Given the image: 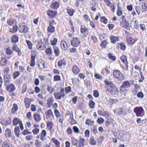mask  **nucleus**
<instances>
[{
    "label": "nucleus",
    "mask_w": 147,
    "mask_h": 147,
    "mask_svg": "<svg viewBox=\"0 0 147 147\" xmlns=\"http://www.w3.org/2000/svg\"><path fill=\"white\" fill-rule=\"evenodd\" d=\"M14 23L13 20L10 19L8 20L7 21V24L9 26L12 25Z\"/></svg>",
    "instance_id": "53"
},
{
    "label": "nucleus",
    "mask_w": 147,
    "mask_h": 147,
    "mask_svg": "<svg viewBox=\"0 0 147 147\" xmlns=\"http://www.w3.org/2000/svg\"><path fill=\"white\" fill-rule=\"evenodd\" d=\"M10 76L9 75H6L4 77V81L5 86H7L10 81Z\"/></svg>",
    "instance_id": "10"
},
{
    "label": "nucleus",
    "mask_w": 147,
    "mask_h": 147,
    "mask_svg": "<svg viewBox=\"0 0 147 147\" xmlns=\"http://www.w3.org/2000/svg\"><path fill=\"white\" fill-rule=\"evenodd\" d=\"M110 7V9L111 10L114 12L115 10V5L114 3H112Z\"/></svg>",
    "instance_id": "52"
},
{
    "label": "nucleus",
    "mask_w": 147,
    "mask_h": 147,
    "mask_svg": "<svg viewBox=\"0 0 147 147\" xmlns=\"http://www.w3.org/2000/svg\"><path fill=\"white\" fill-rule=\"evenodd\" d=\"M7 60L5 58H1L0 61V64L2 66L5 65L6 64Z\"/></svg>",
    "instance_id": "32"
},
{
    "label": "nucleus",
    "mask_w": 147,
    "mask_h": 147,
    "mask_svg": "<svg viewBox=\"0 0 147 147\" xmlns=\"http://www.w3.org/2000/svg\"><path fill=\"white\" fill-rule=\"evenodd\" d=\"M54 81H59L61 80L60 77L59 75H55L54 77Z\"/></svg>",
    "instance_id": "55"
},
{
    "label": "nucleus",
    "mask_w": 147,
    "mask_h": 147,
    "mask_svg": "<svg viewBox=\"0 0 147 147\" xmlns=\"http://www.w3.org/2000/svg\"><path fill=\"white\" fill-rule=\"evenodd\" d=\"M54 114L57 117H60V114L58 111L57 109H55L54 111Z\"/></svg>",
    "instance_id": "48"
},
{
    "label": "nucleus",
    "mask_w": 147,
    "mask_h": 147,
    "mask_svg": "<svg viewBox=\"0 0 147 147\" xmlns=\"http://www.w3.org/2000/svg\"><path fill=\"white\" fill-rule=\"evenodd\" d=\"M116 46L118 48H119L122 50H125L126 48V47L125 44L123 42L119 44L118 43V44L116 45Z\"/></svg>",
    "instance_id": "23"
},
{
    "label": "nucleus",
    "mask_w": 147,
    "mask_h": 147,
    "mask_svg": "<svg viewBox=\"0 0 147 147\" xmlns=\"http://www.w3.org/2000/svg\"><path fill=\"white\" fill-rule=\"evenodd\" d=\"M36 48L39 50H43L46 49V46L41 40L36 45Z\"/></svg>",
    "instance_id": "7"
},
{
    "label": "nucleus",
    "mask_w": 147,
    "mask_h": 147,
    "mask_svg": "<svg viewBox=\"0 0 147 147\" xmlns=\"http://www.w3.org/2000/svg\"><path fill=\"white\" fill-rule=\"evenodd\" d=\"M120 59L123 62L125 63V65L126 67V69L127 70L128 68V65L126 56L124 55L121 56L120 57Z\"/></svg>",
    "instance_id": "14"
},
{
    "label": "nucleus",
    "mask_w": 147,
    "mask_h": 147,
    "mask_svg": "<svg viewBox=\"0 0 147 147\" xmlns=\"http://www.w3.org/2000/svg\"><path fill=\"white\" fill-rule=\"evenodd\" d=\"M19 31L21 33L23 32L24 33H26L28 30V28L25 26L20 24L19 25Z\"/></svg>",
    "instance_id": "8"
},
{
    "label": "nucleus",
    "mask_w": 147,
    "mask_h": 147,
    "mask_svg": "<svg viewBox=\"0 0 147 147\" xmlns=\"http://www.w3.org/2000/svg\"><path fill=\"white\" fill-rule=\"evenodd\" d=\"M90 144L92 145H95L96 144V142L92 137L90 138Z\"/></svg>",
    "instance_id": "42"
},
{
    "label": "nucleus",
    "mask_w": 147,
    "mask_h": 147,
    "mask_svg": "<svg viewBox=\"0 0 147 147\" xmlns=\"http://www.w3.org/2000/svg\"><path fill=\"white\" fill-rule=\"evenodd\" d=\"M5 134L6 137H10L11 135V132L10 129H6L5 131Z\"/></svg>",
    "instance_id": "37"
},
{
    "label": "nucleus",
    "mask_w": 147,
    "mask_h": 147,
    "mask_svg": "<svg viewBox=\"0 0 147 147\" xmlns=\"http://www.w3.org/2000/svg\"><path fill=\"white\" fill-rule=\"evenodd\" d=\"M94 123V121H91L90 119H87L85 122V123L86 125L90 126L92 125V126H93L92 128L93 129H96V127L95 125H93Z\"/></svg>",
    "instance_id": "15"
},
{
    "label": "nucleus",
    "mask_w": 147,
    "mask_h": 147,
    "mask_svg": "<svg viewBox=\"0 0 147 147\" xmlns=\"http://www.w3.org/2000/svg\"><path fill=\"white\" fill-rule=\"evenodd\" d=\"M104 82L106 84L105 88L106 91L109 92L112 95L115 94L116 93L118 92L116 86L112 82L105 80Z\"/></svg>",
    "instance_id": "1"
},
{
    "label": "nucleus",
    "mask_w": 147,
    "mask_h": 147,
    "mask_svg": "<svg viewBox=\"0 0 147 147\" xmlns=\"http://www.w3.org/2000/svg\"><path fill=\"white\" fill-rule=\"evenodd\" d=\"M53 48L54 50V51L56 56H58L59 55V49L56 46H54Z\"/></svg>",
    "instance_id": "33"
},
{
    "label": "nucleus",
    "mask_w": 147,
    "mask_h": 147,
    "mask_svg": "<svg viewBox=\"0 0 147 147\" xmlns=\"http://www.w3.org/2000/svg\"><path fill=\"white\" fill-rule=\"evenodd\" d=\"M13 106V107L11 109V113L14 114L16 112L18 108V107L17 105L16 104H14Z\"/></svg>",
    "instance_id": "21"
},
{
    "label": "nucleus",
    "mask_w": 147,
    "mask_h": 147,
    "mask_svg": "<svg viewBox=\"0 0 147 147\" xmlns=\"http://www.w3.org/2000/svg\"><path fill=\"white\" fill-rule=\"evenodd\" d=\"M45 61L41 59H39L37 63L38 67L40 69H43L45 68Z\"/></svg>",
    "instance_id": "11"
},
{
    "label": "nucleus",
    "mask_w": 147,
    "mask_h": 147,
    "mask_svg": "<svg viewBox=\"0 0 147 147\" xmlns=\"http://www.w3.org/2000/svg\"><path fill=\"white\" fill-rule=\"evenodd\" d=\"M45 51L46 54L48 55H50L52 53V49L51 48L47 49Z\"/></svg>",
    "instance_id": "40"
},
{
    "label": "nucleus",
    "mask_w": 147,
    "mask_h": 147,
    "mask_svg": "<svg viewBox=\"0 0 147 147\" xmlns=\"http://www.w3.org/2000/svg\"><path fill=\"white\" fill-rule=\"evenodd\" d=\"M107 44V41L106 40H104L102 42L100 46L103 48H105Z\"/></svg>",
    "instance_id": "56"
},
{
    "label": "nucleus",
    "mask_w": 147,
    "mask_h": 147,
    "mask_svg": "<svg viewBox=\"0 0 147 147\" xmlns=\"http://www.w3.org/2000/svg\"><path fill=\"white\" fill-rule=\"evenodd\" d=\"M47 90L50 94H52L54 91L53 88L50 87L49 85H47Z\"/></svg>",
    "instance_id": "45"
},
{
    "label": "nucleus",
    "mask_w": 147,
    "mask_h": 147,
    "mask_svg": "<svg viewBox=\"0 0 147 147\" xmlns=\"http://www.w3.org/2000/svg\"><path fill=\"white\" fill-rule=\"evenodd\" d=\"M108 56L109 59L113 61L115 60L116 59L115 57V56L113 55L112 53H109L108 54Z\"/></svg>",
    "instance_id": "50"
},
{
    "label": "nucleus",
    "mask_w": 147,
    "mask_h": 147,
    "mask_svg": "<svg viewBox=\"0 0 147 147\" xmlns=\"http://www.w3.org/2000/svg\"><path fill=\"white\" fill-rule=\"evenodd\" d=\"M65 64L66 63L64 59H63L59 61L58 63V65L59 67L61 66L62 65H65Z\"/></svg>",
    "instance_id": "35"
},
{
    "label": "nucleus",
    "mask_w": 147,
    "mask_h": 147,
    "mask_svg": "<svg viewBox=\"0 0 147 147\" xmlns=\"http://www.w3.org/2000/svg\"><path fill=\"white\" fill-rule=\"evenodd\" d=\"M12 124L14 125H19V126H17L15 127L14 129H19V127L20 129H24L23 124L22 121L17 117H15L14 118L12 121Z\"/></svg>",
    "instance_id": "2"
},
{
    "label": "nucleus",
    "mask_w": 147,
    "mask_h": 147,
    "mask_svg": "<svg viewBox=\"0 0 147 147\" xmlns=\"http://www.w3.org/2000/svg\"><path fill=\"white\" fill-rule=\"evenodd\" d=\"M34 117L35 120L37 122L39 121L40 119L39 115L37 113H35L34 114Z\"/></svg>",
    "instance_id": "36"
},
{
    "label": "nucleus",
    "mask_w": 147,
    "mask_h": 147,
    "mask_svg": "<svg viewBox=\"0 0 147 147\" xmlns=\"http://www.w3.org/2000/svg\"><path fill=\"white\" fill-rule=\"evenodd\" d=\"M147 4L144 3L142 5V7L143 12L146 11L147 10Z\"/></svg>",
    "instance_id": "57"
},
{
    "label": "nucleus",
    "mask_w": 147,
    "mask_h": 147,
    "mask_svg": "<svg viewBox=\"0 0 147 147\" xmlns=\"http://www.w3.org/2000/svg\"><path fill=\"white\" fill-rule=\"evenodd\" d=\"M53 97L49 98L47 100V105L49 107H50L53 104Z\"/></svg>",
    "instance_id": "28"
},
{
    "label": "nucleus",
    "mask_w": 147,
    "mask_h": 147,
    "mask_svg": "<svg viewBox=\"0 0 147 147\" xmlns=\"http://www.w3.org/2000/svg\"><path fill=\"white\" fill-rule=\"evenodd\" d=\"M61 47L62 49L66 50L67 49V46L66 42L64 41H62L61 43Z\"/></svg>",
    "instance_id": "19"
},
{
    "label": "nucleus",
    "mask_w": 147,
    "mask_h": 147,
    "mask_svg": "<svg viewBox=\"0 0 147 147\" xmlns=\"http://www.w3.org/2000/svg\"><path fill=\"white\" fill-rule=\"evenodd\" d=\"M71 141L72 144L73 145L77 146L78 145L79 141L78 140L75 138L74 137H72L71 138Z\"/></svg>",
    "instance_id": "31"
},
{
    "label": "nucleus",
    "mask_w": 147,
    "mask_h": 147,
    "mask_svg": "<svg viewBox=\"0 0 147 147\" xmlns=\"http://www.w3.org/2000/svg\"><path fill=\"white\" fill-rule=\"evenodd\" d=\"M97 113L98 115L102 116H105L107 117H108L109 116V113L107 111L98 110Z\"/></svg>",
    "instance_id": "17"
},
{
    "label": "nucleus",
    "mask_w": 147,
    "mask_h": 147,
    "mask_svg": "<svg viewBox=\"0 0 147 147\" xmlns=\"http://www.w3.org/2000/svg\"><path fill=\"white\" fill-rule=\"evenodd\" d=\"M89 105L91 109H93L95 106V102L93 100H90L89 103Z\"/></svg>",
    "instance_id": "39"
},
{
    "label": "nucleus",
    "mask_w": 147,
    "mask_h": 147,
    "mask_svg": "<svg viewBox=\"0 0 147 147\" xmlns=\"http://www.w3.org/2000/svg\"><path fill=\"white\" fill-rule=\"evenodd\" d=\"M12 50L13 51H15L16 52L18 53V55L19 56H20L21 55V51L16 44H14L13 45L12 48Z\"/></svg>",
    "instance_id": "13"
},
{
    "label": "nucleus",
    "mask_w": 147,
    "mask_h": 147,
    "mask_svg": "<svg viewBox=\"0 0 147 147\" xmlns=\"http://www.w3.org/2000/svg\"><path fill=\"white\" fill-rule=\"evenodd\" d=\"M47 135V133L45 130H43L42 131L41 133V137L40 139L41 140L43 141L44 140L45 138Z\"/></svg>",
    "instance_id": "26"
},
{
    "label": "nucleus",
    "mask_w": 147,
    "mask_h": 147,
    "mask_svg": "<svg viewBox=\"0 0 147 147\" xmlns=\"http://www.w3.org/2000/svg\"><path fill=\"white\" fill-rule=\"evenodd\" d=\"M100 20L101 22H102L105 24H107L108 22L107 19L104 17H101Z\"/></svg>",
    "instance_id": "51"
},
{
    "label": "nucleus",
    "mask_w": 147,
    "mask_h": 147,
    "mask_svg": "<svg viewBox=\"0 0 147 147\" xmlns=\"http://www.w3.org/2000/svg\"><path fill=\"white\" fill-rule=\"evenodd\" d=\"M54 95L57 99L60 100L61 98H64L65 96L64 89L62 88H61L59 92H55Z\"/></svg>",
    "instance_id": "3"
},
{
    "label": "nucleus",
    "mask_w": 147,
    "mask_h": 147,
    "mask_svg": "<svg viewBox=\"0 0 147 147\" xmlns=\"http://www.w3.org/2000/svg\"><path fill=\"white\" fill-rule=\"evenodd\" d=\"M67 12L69 14V15L71 16L73 14V13L74 12V10L72 9H67Z\"/></svg>",
    "instance_id": "41"
},
{
    "label": "nucleus",
    "mask_w": 147,
    "mask_h": 147,
    "mask_svg": "<svg viewBox=\"0 0 147 147\" xmlns=\"http://www.w3.org/2000/svg\"><path fill=\"white\" fill-rule=\"evenodd\" d=\"M57 39L56 38H54L53 40L51 41V44L52 45H55L57 42Z\"/></svg>",
    "instance_id": "47"
},
{
    "label": "nucleus",
    "mask_w": 147,
    "mask_h": 147,
    "mask_svg": "<svg viewBox=\"0 0 147 147\" xmlns=\"http://www.w3.org/2000/svg\"><path fill=\"white\" fill-rule=\"evenodd\" d=\"M11 41L12 42L16 43L18 41V37L16 35L13 36L11 39Z\"/></svg>",
    "instance_id": "34"
},
{
    "label": "nucleus",
    "mask_w": 147,
    "mask_h": 147,
    "mask_svg": "<svg viewBox=\"0 0 147 147\" xmlns=\"http://www.w3.org/2000/svg\"><path fill=\"white\" fill-rule=\"evenodd\" d=\"M52 140L55 145L57 146H59L60 143L55 138H53L52 139Z\"/></svg>",
    "instance_id": "49"
},
{
    "label": "nucleus",
    "mask_w": 147,
    "mask_h": 147,
    "mask_svg": "<svg viewBox=\"0 0 147 147\" xmlns=\"http://www.w3.org/2000/svg\"><path fill=\"white\" fill-rule=\"evenodd\" d=\"M110 39L112 43H115L117 41L119 40L118 37L111 36L110 37Z\"/></svg>",
    "instance_id": "24"
},
{
    "label": "nucleus",
    "mask_w": 147,
    "mask_h": 147,
    "mask_svg": "<svg viewBox=\"0 0 147 147\" xmlns=\"http://www.w3.org/2000/svg\"><path fill=\"white\" fill-rule=\"evenodd\" d=\"M53 122H49L47 123V126L48 129H52V127Z\"/></svg>",
    "instance_id": "60"
},
{
    "label": "nucleus",
    "mask_w": 147,
    "mask_h": 147,
    "mask_svg": "<svg viewBox=\"0 0 147 147\" xmlns=\"http://www.w3.org/2000/svg\"><path fill=\"white\" fill-rule=\"evenodd\" d=\"M20 75V73L19 71H16L13 74V78L15 79Z\"/></svg>",
    "instance_id": "63"
},
{
    "label": "nucleus",
    "mask_w": 147,
    "mask_h": 147,
    "mask_svg": "<svg viewBox=\"0 0 147 147\" xmlns=\"http://www.w3.org/2000/svg\"><path fill=\"white\" fill-rule=\"evenodd\" d=\"M65 89L66 93H69L71 92V88L69 86L65 87Z\"/></svg>",
    "instance_id": "59"
},
{
    "label": "nucleus",
    "mask_w": 147,
    "mask_h": 147,
    "mask_svg": "<svg viewBox=\"0 0 147 147\" xmlns=\"http://www.w3.org/2000/svg\"><path fill=\"white\" fill-rule=\"evenodd\" d=\"M104 120L101 117H100L97 119V121L99 124H102L103 123Z\"/></svg>",
    "instance_id": "62"
},
{
    "label": "nucleus",
    "mask_w": 147,
    "mask_h": 147,
    "mask_svg": "<svg viewBox=\"0 0 147 147\" xmlns=\"http://www.w3.org/2000/svg\"><path fill=\"white\" fill-rule=\"evenodd\" d=\"M137 40V39H133L131 37H130L127 39V41L129 44H133Z\"/></svg>",
    "instance_id": "27"
},
{
    "label": "nucleus",
    "mask_w": 147,
    "mask_h": 147,
    "mask_svg": "<svg viewBox=\"0 0 147 147\" xmlns=\"http://www.w3.org/2000/svg\"><path fill=\"white\" fill-rule=\"evenodd\" d=\"M15 89V88L13 84H10L9 86L7 87V90L10 92L14 91Z\"/></svg>",
    "instance_id": "20"
},
{
    "label": "nucleus",
    "mask_w": 147,
    "mask_h": 147,
    "mask_svg": "<svg viewBox=\"0 0 147 147\" xmlns=\"http://www.w3.org/2000/svg\"><path fill=\"white\" fill-rule=\"evenodd\" d=\"M45 114L47 119H49L51 120L54 119V115L51 109H49L47 111L45 112Z\"/></svg>",
    "instance_id": "6"
},
{
    "label": "nucleus",
    "mask_w": 147,
    "mask_h": 147,
    "mask_svg": "<svg viewBox=\"0 0 147 147\" xmlns=\"http://www.w3.org/2000/svg\"><path fill=\"white\" fill-rule=\"evenodd\" d=\"M6 52L7 54L8 55H11L13 54V53L12 51L9 48H7L6 50Z\"/></svg>",
    "instance_id": "46"
},
{
    "label": "nucleus",
    "mask_w": 147,
    "mask_h": 147,
    "mask_svg": "<svg viewBox=\"0 0 147 147\" xmlns=\"http://www.w3.org/2000/svg\"><path fill=\"white\" fill-rule=\"evenodd\" d=\"M2 147H9V144L6 142H3L2 144Z\"/></svg>",
    "instance_id": "58"
},
{
    "label": "nucleus",
    "mask_w": 147,
    "mask_h": 147,
    "mask_svg": "<svg viewBox=\"0 0 147 147\" xmlns=\"http://www.w3.org/2000/svg\"><path fill=\"white\" fill-rule=\"evenodd\" d=\"M57 12L55 11H53L51 10H49L47 12L48 15L51 17H52L55 16L57 14Z\"/></svg>",
    "instance_id": "22"
},
{
    "label": "nucleus",
    "mask_w": 147,
    "mask_h": 147,
    "mask_svg": "<svg viewBox=\"0 0 147 147\" xmlns=\"http://www.w3.org/2000/svg\"><path fill=\"white\" fill-rule=\"evenodd\" d=\"M113 74V76L119 80H121L123 78V74L119 71L118 70H114Z\"/></svg>",
    "instance_id": "4"
},
{
    "label": "nucleus",
    "mask_w": 147,
    "mask_h": 147,
    "mask_svg": "<svg viewBox=\"0 0 147 147\" xmlns=\"http://www.w3.org/2000/svg\"><path fill=\"white\" fill-rule=\"evenodd\" d=\"M84 140L83 138H81L79 141V146L80 147L81 146H84Z\"/></svg>",
    "instance_id": "38"
},
{
    "label": "nucleus",
    "mask_w": 147,
    "mask_h": 147,
    "mask_svg": "<svg viewBox=\"0 0 147 147\" xmlns=\"http://www.w3.org/2000/svg\"><path fill=\"white\" fill-rule=\"evenodd\" d=\"M131 86V84L128 81L124 82L120 86V90L122 91V88H128Z\"/></svg>",
    "instance_id": "12"
},
{
    "label": "nucleus",
    "mask_w": 147,
    "mask_h": 147,
    "mask_svg": "<svg viewBox=\"0 0 147 147\" xmlns=\"http://www.w3.org/2000/svg\"><path fill=\"white\" fill-rule=\"evenodd\" d=\"M93 94L96 97H98L99 95L98 92L97 90H94L93 91Z\"/></svg>",
    "instance_id": "61"
},
{
    "label": "nucleus",
    "mask_w": 147,
    "mask_h": 147,
    "mask_svg": "<svg viewBox=\"0 0 147 147\" xmlns=\"http://www.w3.org/2000/svg\"><path fill=\"white\" fill-rule=\"evenodd\" d=\"M49 26L47 28L48 31L51 33L55 31V27L52 26L51 22H49Z\"/></svg>",
    "instance_id": "25"
},
{
    "label": "nucleus",
    "mask_w": 147,
    "mask_h": 147,
    "mask_svg": "<svg viewBox=\"0 0 147 147\" xmlns=\"http://www.w3.org/2000/svg\"><path fill=\"white\" fill-rule=\"evenodd\" d=\"M35 145L37 147H40L41 146V142L38 140L35 141Z\"/></svg>",
    "instance_id": "54"
},
{
    "label": "nucleus",
    "mask_w": 147,
    "mask_h": 147,
    "mask_svg": "<svg viewBox=\"0 0 147 147\" xmlns=\"http://www.w3.org/2000/svg\"><path fill=\"white\" fill-rule=\"evenodd\" d=\"M24 102L25 103V107L27 108L30 107V105L31 104V100L29 98L26 97L24 99Z\"/></svg>",
    "instance_id": "16"
},
{
    "label": "nucleus",
    "mask_w": 147,
    "mask_h": 147,
    "mask_svg": "<svg viewBox=\"0 0 147 147\" xmlns=\"http://www.w3.org/2000/svg\"><path fill=\"white\" fill-rule=\"evenodd\" d=\"M144 110L142 107H137L135 108L134 111L136 113L137 116H139L142 113Z\"/></svg>",
    "instance_id": "5"
},
{
    "label": "nucleus",
    "mask_w": 147,
    "mask_h": 147,
    "mask_svg": "<svg viewBox=\"0 0 147 147\" xmlns=\"http://www.w3.org/2000/svg\"><path fill=\"white\" fill-rule=\"evenodd\" d=\"M72 71L74 73L77 74L79 72L80 69L77 66L74 65L73 67Z\"/></svg>",
    "instance_id": "30"
},
{
    "label": "nucleus",
    "mask_w": 147,
    "mask_h": 147,
    "mask_svg": "<svg viewBox=\"0 0 147 147\" xmlns=\"http://www.w3.org/2000/svg\"><path fill=\"white\" fill-rule=\"evenodd\" d=\"M59 6V3L57 2H55L53 3L52 5V7L53 8L57 9L58 8Z\"/></svg>",
    "instance_id": "43"
},
{
    "label": "nucleus",
    "mask_w": 147,
    "mask_h": 147,
    "mask_svg": "<svg viewBox=\"0 0 147 147\" xmlns=\"http://www.w3.org/2000/svg\"><path fill=\"white\" fill-rule=\"evenodd\" d=\"M14 132L16 135L18 137L20 135V129H14Z\"/></svg>",
    "instance_id": "64"
},
{
    "label": "nucleus",
    "mask_w": 147,
    "mask_h": 147,
    "mask_svg": "<svg viewBox=\"0 0 147 147\" xmlns=\"http://www.w3.org/2000/svg\"><path fill=\"white\" fill-rule=\"evenodd\" d=\"M26 43L28 46L29 49H32V43L29 40H26Z\"/></svg>",
    "instance_id": "44"
},
{
    "label": "nucleus",
    "mask_w": 147,
    "mask_h": 147,
    "mask_svg": "<svg viewBox=\"0 0 147 147\" xmlns=\"http://www.w3.org/2000/svg\"><path fill=\"white\" fill-rule=\"evenodd\" d=\"M80 32L81 33L84 34V36L86 37V33H87V35L88 34V30L84 26H82L80 28Z\"/></svg>",
    "instance_id": "18"
},
{
    "label": "nucleus",
    "mask_w": 147,
    "mask_h": 147,
    "mask_svg": "<svg viewBox=\"0 0 147 147\" xmlns=\"http://www.w3.org/2000/svg\"><path fill=\"white\" fill-rule=\"evenodd\" d=\"M120 25L121 26L125 28L127 27L128 25V22L125 20H123L120 23Z\"/></svg>",
    "instance_id": "29"
},
{
    "label": "nucleus",
    "mask_w": 147,
    "mask_h": 147,
    "mask_svg": "<svg viewBox=\"0 0 147 147\" xmlns=\"http://www.w3.org/2000/svg\"><path fill=\"white\" fill-rule=\"evenodd\" d=\"M71 45L72 46L76 47L78 46L80 44V42L79 39L77 38H73L71 42Z\"/></svg>",
    "instance_id": "9"
}]
</instances>
